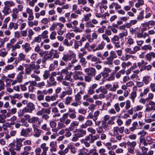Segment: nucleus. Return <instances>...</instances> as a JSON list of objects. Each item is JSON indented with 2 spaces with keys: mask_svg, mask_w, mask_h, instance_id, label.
Wrapping results in <instances>:
<instances>
[{
  "mask_svg": "<svg viewBox=\"0 0 155 155\" xmlns=\"http://www.w3.org/2000/svg\"><path fill=\"white\" fill-rule=\"evenodd\" d=\"M137 94L136 91H132L130 94L129 98L132 101V102H134L135 99L137 97Z\"/></svg>",
  "mask_w": 155,
  "mask_h": 155,
  "instance_id": "obj_35",
  "label": "nucleus"
},
{
  "mask_svg": "<svg viewBox=\"0 0 155 155\" xmlns=\"http://www.w3.org/2000/svg\"><path fill=\"white\" fill-rule=\"evenodd\" d=\"M32 127L34 133L33 135L34 137H39L41 135L42 130L36 127L35 125H33Z\"/></svg>",
  "mask_w": 155,
  "mask_h": 155,
  "instance_id": "obj_14",
  "label": "nucleus"
},
{
  "mask_svg": "<svg viewBox=\"0 0 155 155\" xmlns=\"http://www.w3.org/2000/svg\"><path fill=\"white\" fill-rule=\"evenodd\" d=\"M6 48L7 51H9L11 49V51L14 50V45L9 43L7 44Z\"/></svg>",
  "mask_w": 155,
  "mask_h": 155,
  "instance_id": "obj_53",
  "label": "nucleus"
},
{
  "mask_svg": "<svg viewBox=\"0 0 155 155\" xmlns=\"http://www.w3.org/2000/svg\"><path fill=\"white\" fill-rule=\"evenodd\" d=\"M2 12L4 15H9L11 12V9L10 8L5 6L2 11Z\"/></svg>",
  "mask_w": 155,
  "mask_h": 155,
  "instance_id": "obj_33",
  "label": "nucleus"
},
{
  "mask_svg": "<svg viewBox=\"0 0 155 155\" xmlns=\"http://www.w3.org/2000/svg\"><path fill=\"white\" fill-rule=\"evenodd\" d=\"M22 49L24 50L25 52L26 53H28L32 49V47H31L30 44L27 42L22 45Z\"/></svg>",
  "mask_w": 155,
  "mask_h": 155,
  "instance_id": "obj_19",
  "label": "nucleus"
},
{
  "mask_svg": "<svg viewBox=\"0 0 155 155\" xmlns=\"http://www.w3.org/2000/svg\"><path fill=\"white\" fill-rule=\"evenodd\" d=\"M107 8V5H103L102 4H100L99 6L97 8V10H99V12L101 13H103L105 10Z\"/></svg>",
  "mask_w": 155,
  "mask_h": 155,
  "instance_id": "obj_26",
  "label": "nucleus"
},
{
  "mask_svg": "<svg viewBox=\"0 0 155 155\" xmlns=\"http://www.w3.org/2000/svg\"><path fill=\"white\" fill-rule=\"evenodd\" d=\"M47 83L46 87H47L55 86L57 84V82L55 81L54 78L52 77H50L49 80L47 81Z\"/></svg>",
  "mask_w": 155,
  "mask_h": 155,
  "instance_id": "obj_13",
  "label": "nucleus"
},
{
  "mask_svg": "<svg viewBox=\"0 0 155 155\" xmlns=\"http://www.w3.org/2000/svg\"><path fill=\"white\" fill-rule=\"evenodd\" d=\"M83 74V72L81 71H75L73 75V79L75 80H79L81 81L83 80V77L81 76Z\"/></svg>",
  "mask_w": 155,
  "mask_h": 155,
  "instance_id": "obj_11",
  "label": "nucleus"
},
{
  "mask_svg": "<svg viewBox=\"0 0 155 155\" xmlns=\"http://www.w3.org/2000/svg\"><path fill=\"white\" fill-rule=\"evenodd\" d=\"M105 146L109 150H115L117 147V146L116 145H111V143L110 142H107L105 144Z\"/></svg>",
  "mask_w": 155,
  "mask_h": 155,
  "instance_id": "obj_24",
  "label": "nucleus"
},
{
  "mask_svg": "<svg viewBox=\"0 0 155 155\" xmlns=\"http://www.w3.org/2000/svg\"><path fill=\"white\" fill-rule=\"evenodd\" d=\"M24 140L25 139L24 138H17L16 141V144L22 147L23 146L22 143Z\"/></svg>",
  "mask_w": 155,
  "mask_h": 155,
  "instance_id": "obj_56",
  "label": "nucleus"
},
{
  "mask_svg": "<svg viewBox=\"0 0 155 155\" xmlns=\"http://www.w3.org/2000/svg\"><path fill=\"white\" fill-rule=\"evenodd\" d=\"M41 148L42 149V153L43 154L47 155V152L48 150V148L46 146V143H44L40 146Z\"/></svg>",
  "mask_w": 155,
  "mask_h": 155,
  "instance_id": "obj_28",
  "label": "nucleus"
},
{
  "mask_svg": "<svg viewBox=\"0 0 155 155\" xmlns=\"http://www.w3.org/2000/svg\"><path fill=\"white\" fill-rule=\"evenodd\" d=\"M114 8L115 11L120 9L121 8V6L118 3L115 2H113L109 6V8L110 9H113Z\"/></svg>",
  "mask_w": 155,
  "mask_h": 155,
  "instance_id": "obj_15",
  "label": "nucleus"
},
{
  "mask_svg": "<svg viewBox=\"0 0 155 155\" xmlns=\"http://www.w3.org/2000/svg\"><path fill=\"white\" fill-rule=\"evenodd\" d=\"M84 71L87 75L92 77L95 76L96 73V71L95 69L92 67L85 69Z\"/></svg>",
  "mask_w": 155,
  "mask_h": 155,
  "instance_id": "obj_9",
  "label": "nucleus"
},
{
  "mask_svg": "<svg viewBox=\"0 0 155 155\" xmlns=\"http://www.w3.org/2000/svg\"><path fill=\"white\" fill-rule=\"evenodd\" d=\"M79 124V122L78 121H74L71 123L70 126L69 127L74 130L75 129V127L78 126Z\"/></svg>",
  "mask_w": 155,
  "mask_h": 155,
  "instance_id": "obj_38",
  "label": "nucleus"
},
{
  "mask_svg": "<svg viewBox=\"0 0 155 155\" xmlns=\"http://www.w3.org/2000/svg\"><path fill=\"white\" fill-rule=\"evenodd\" d=\"M125 109L128 110L131 107V102L129 100H127L125 102Z\"/></svg>",
  "mask_w": 155,
  "mask_h": 155,
  "instance_id": "obj_59",
  "label": "nucleus"
},
{
  "mask_svg": "<svg viewBox=\"0 0 155 155\" xmlns=\"http://www.w3.org/2000/svg\"><path fill=\"white\" fill-rule=\"evenodd\" d=\"M150 76L146 75L143 77L142 78V82L146 85L148 84L150 81Z\"/></svg>",
  "mask_w": 155,
  "mask_h": 155,
  "instance_id": "obj_34",
  "label": "nucleus"
},
{
  "mask_svg": "<svg viewBox=\"0 0 155 155\" xmlns=\"http://www.w3.org/2000/svg\"><path fill=\"white\" fill-rule=\"evenodd\" d=\"M152 47L150 44H148L147 45H145L142 46L141 48V49L143 50H148L149 51H151L152 49Z\"/></svg>",
  "mask_w": 155,
  "mask_h": 155,
  "instance_id": "obj_55",
  "label": "nucleus"
},
{
  "mask_svg": "<svg viewBox=\"0 0 155 155\" xmlns=\"http://www.w3.org/2000/svg\"><path fill=\"white\" fill-rule=\"evenodd\" d=\"M24 74L23 71L20 72L18 75L16 79L18 80V83H20L22 81L23 78V74Z\"/></svg>",
  "mask_w": 155,
  "mask_h": 155,
  "instance_id": "obj_41",
  "label": "nucleus"
},
{
  "mask_svg": "<svg viewBox=\"0 0 155 155\" xmlns=\"http://www.w3.org/2000/svg\"><path fill=\"white\" fill-rule=\"evenodd\" d=\"M128 32L127 30L122 31V32L119 34V35L120 38H122L124 37H126L127 36Z\"/></svg>",
  "mask_w": 155,
  "mask_h": 155,
  "instance_id": "obj_42",
  "label": "nucleus"
},
{
  "mask_svg": "<svg viewBox=\"0 0 155 155\" xmlns=\"http://www.w3.org/2000/svg\"><path fill=\"white\" fill-rule=\"evenodd\" d=\"M111 102L112 101L110 100V101L107 102L106 103H104L102 106V109L104 110H107L108 107L111 106Z\"/></svg>",
  "mask_w": 155,
  "mask_h": 155,
  "instance_id": "obj_47",
  "label": "nucleus"
},
{
  "mask_svg": "<svg viewBox=\"0 0 155 155\" xmlns=\"http://www.w3.org/2000/svg\"><path fill=\"white\" fill-rule=\"evenodd\" d=\"M25 66L27 67L25 69V75L31 74V72L33 70L34 72L37 74H39L40 73V71L39 70L40 68V66L38 64H35L34 61H32L28 64H25Z\"/></svg>",
  "mask_w": 155,
  "mask_h": 155,
  "instance_id": "obj_1",
  "label": "nucleus"
},
{
  "mask_svg": "<svg viewBox=\"0 0 155 155\" xmlns=\"http://www.w3.org/2000/svg\"><path fill=\"white\" fill-rule=\"evenodd\" d=\"M102 37L104 40L107 43L110 41V39L108 36L106 34H103L102 35Z\"/></svg>",
  "mask_w": 155,
  "mask_h": 155,
  "instance_id": "obj_62",
  "label": "nucleus"
},
{
  "mask_svg": "<svg viewBox=\"0 0 155 155\" xmlns=\"http://www.w3.org/2000/svg\"><path fill=\"white\" fill-rule=\"evenodd\" d=\"M73 98L72 97L67 96L64 99V101H63L64 104L66 105H69L72 101Z\"/></svg>",
  "mask_w": 155,
  "mask_h": 155,
  "instance_id": "obj_30",
  "label": "nucleus"
},
{
  "mask_svg": "<svg viewBox=\"0 0 155 155\" xmlns=\"http://www.w3.org/2000/svg\"><path fill=\"white\" fill-rule=\"evenodd\" d=\"M41 35H39L34 38L33 41L32 42V43H39L41 42Z\"/></svg>",
  "mask_w": 155,
  "mask_h": 155,
  "instance_id": "obj_43",
  "label": "nucleus"
},
{
  "mask_svg": "<svg viewBox=\"0 0 155 155\" xmlns=\"http://www.w3.org/2000/svg\"><path fill=\"white\" fill-rule=\"evenodd\" d=\"M88 155H98V153L97 152L95 149H93L89 151Z\"/></svg>",
  "mask_w": 155,
  "mask_h": 155,
  "instance_id": "obj_60",
  "label": "nucleus"
},
{
  "mask_svg": "<svg viewBox=\"0 0 155 155\" xmlns=\"http://www.w3.org/2000/svg\"><path fill=\"white\" fill-rule=\"evenodd\" d=\"M52 53L51 51H50L49 53L45 54L43 57L45 58L47 60L49 59H53L52 58Z\"/></svg>",
  "mask_w": 155,
  "mask_h": 155,
  "instance_id": "obj_48",
  "label": "nucleus"
},
{
  "mask_svg": "<svg viewBox=\"0 0 155 155\" xmlns=\"http://www.w3.org/2000/svg\"><path fill=\"white\" fill-rule=\"evenodd\" d=\"M8 54V51H6L5 48H4L0 50V56L4 58Z\"/></svg>",
  "mask_w": 155,
  "mask_h": 155,
  "instance_id": "obj_50",
  "label": "nucleus"
},
{
  "mask_svg": "<svg viewBox=\"0 0 155 155\" xmlns=\"http://www.w3.org/2000/svg\"><path fill=\"white\" fill-rule=\"evenodd\" d=\"M84 91H81L75 95V101H79L81 99V95L84 94Z\"/></svg>",
  "mask_w": 155,
  "mask_h": 155,
  "instance_id": "obj_27",
  "label": "nucleus"
},
{
  "mask_svg": "<svg viewBox=\"0 0 155 155\" xmlns=\"http://www.w3.org/2000/svg\"><path fill=\"white\" fill-rule=\"evenodd\" d=\"M26 55L23 53L21 52L18 55V58L22 61L26 60Z\"/></svg>",
  "mask_w": 155,
  "mask_h": 155,
  "instance_id": "obj_58",
  "label": "nucleus"
},
{
  "mask_svg": "<svg viewBox=\"0 0 155 155\" xmlns=\"http://www.w3.org/2000/svg\"><path fill=\"white\" fill-rule=\"evenodd\" d=\"M68 113H65L63 114L62 117L59 118L60 121L64 122L66 120L68 119Z\"/></svg>",
  "mask_w": 155,
  "mask_h": 155,
  "instance_id": "obj_52",
  "label": "nucleus"
},
{
  "mask_svg": "<svg viewBox=\"0 0 155 155\" xmlns=\"http://www.w3.org/2000/svg\"><path fill=\"white\" fill-rule=\"evenodd\" d=\"M117 55L115 51H111L109 53V56L106 58L107 61L104 62V64L109 65H112L113 64L114 59L117 58Z\"/></svg>",
  "mask_w": 155,
  "mask_h": 155,
  "instance_id": "obj_3",
  "label": "nucleus"
},
{
  "mask_svg": "<svg viewBox=\"0 0 155 155\" xmlns=\"http://www.w3.org/2000/svg\"><path fill=\"white\" fill-rule=\"evenodd\" d=\"M72 93V90L71 88L69 87H68L67 91H62L59 95V97L61 99L63 100L67 94L71 95Z\"/></svg>",
  "mask_w": 155,
  "mask_h": 155,
  "instance_id": "obj_8",
  "label": "nucleus"
},
{
  "mask_svg": "<svg viewBox=\"0 0 155 155\" xmlns=\"http://www.w3.org/2000/svg\"><path fill=\"white\" fill-rule=\"evenodd\" d=\"M137 144V142L135 141H133L132 142L128 141L127 142V147H134Z\"/></svg>",
  "mask_w": 155,
  "mask_h": 155,
  "instance_id": "obj_54",
  "label": "nucleus"
},
{
  "mask_svg": "<svg viewBox=\"0 0 155 155\" xmlns=\"http://www.w3.org/2000/svg\"><path fill=\"white\" fill-rule=\"evenodd\" d=\"M25 118L23 117H21L20 118V122L22 123V125L25 126L26 127H28L29 126V124L26 121Z\"/></svg>",
  "mask_w": 155,
  "mask_h": 155,
  "instance_id": "obj_51",
  "label": "nucleus"
},
{
  "mask_svg": "<svg viewBox=\"0 0 155 155\" xmlns=\"http://www.w3.org/2000/svg\"><path fill=\"white\" fill-rule=\"evenodd\" d=\"M28 122L30 123H35V122H38V124L40 125L43 122V120L41 119H39L38 117H32L30 119L28 120Z\"/></svg>",
  "mask_w": 155,
  "mask_h": 155,
  "instance_id": "obj_12",
  "label": "nucleus"
},
{
  "mask_svg": "<svg viewBox=\"0 0 155 155\" xmlns=\"http://www.w3.org/2000/svg\"><path fill=\"white\" fill-rule=\"evenodd\" d=\"M65 133L64 136L67 137H69L72 135V133L71 131H74L73 130L71 129L69 127L66 128L65 129Z\"/></svg>",
  "mask_w": 155,
  "mask_h": 155,
  "instance_id": "obj_31",
  "label": "nucleus"
},
{
  "mask_svg": "<svg viewBox=\"0 0 155 155\" xmlns=\"http://www.w3.org/2000/svg\"><path fill=\"white\" fill-rule=\"evenodd\" d=\"M51 20L49 18H43L41 20V23L44 25L48 24V22L50 21Z\"/></svg>",
  "mask_w": 155,
  "mask_h": 155,
  "instance_id": "obj_63",
  "label": "nucleus"
},
{
  "mask_svg": "<svg viewBox=\"0 0 155 155\" xmlns=\"http://www.w3.org/2000/svg\"><path fill=\"white\" fill-rule=\"evenodd\" d=\"M18 11L17 8H15L12 10V13L11 15L12 17V20H16L18 18Z\"/></svg>",
  "mask_w": 155,
  "mask_h": 155,
  "instance_id": "obj_20",
  "label": "nucleus"
},
{
  "mask_svg": "<svg viewBox=\"0 0 155 155\" xmlns=\"http://www.w3.org/2000/svg\"><path fill=\"white\" fill-rule=\"evenodd\" d=\"M93 122L91 120H87L84 124H82L80 127L82 129L86 128L88 127H90L92 125Z\"/></svg>",
  "mask_w": 155,
  "mask_h": 155,
  "instance_id": "obj_22",
  "label": "nucleus"
},
{
  "mask_svg": "<svg viewBox=\"0 0 155 155\" xmlns=\"http://www.w3.org/2000/svg\"><path fill=\"white\" fill-rule=\"evenodd\" d=\"M155 58V53L154 52H150L146 54L145 55L146 60L149 61H150L152 58Z\"/></svg>",
  "mask_w": 155,
  "mask_h": 155,
  "instance_id": "obj_17",
  "label": "nucleus"
},
{
  "mask_svg": "<svg viewBox=\"0 0 155 155\" xmlns=\"http://www.w3.org/2000/svg\"><path fill=\"white\" fill-rule=\"evenodd\" d=\"M37 99L38 101H42L44 100V95L42 93V91L38 90L37 91Z\"/></svg>",
  "mask_w": 155,
  "mask_h": 155,
  "instance_id": "obj_21",
  "label": "nucleus"
},
{
  "mask_svg": "<svg viewBox=\"0 0 155 155\" xmlns=\"http://www.w3.org/2000/svg\"><path fill=\"white\" fill-rule=\"evenodd\" d=\"M74 132L77 133L76 134L79 138L83 137L86 134V130L82 128L76 129L74 131Z\"/></svg>",
  "mask_w": 155,
  "mask_h": 155,
  "instance_id": "obj_10",
  "label": "nucleus"
},
{
  "mask_svg": "<svg viewBox=\"0 0 155 155\" xmlns=\"http://www.w3.org/2000/svg\"><path fill=\"white\" fill-rule=\"evenodd\" d=\"M14 67L13 64L8 65L5 66L2 70V73H5L8 72V71L13 69Z\"/></svg>",
  "mask_w": 155,
  "mask_h": 155,
  "instance_id": "obj_25",
  "label": "nucleus"
},
{
  "mask_svg": "<svg viewBox=\"0 0 155 155\" xmlns=\"http://www.w3.org/2000/svg\"><path fill=\"white\" fill-rule=\"evenodd\" d=\"M21 135L25 137H27L29 136V134L24 129H22L20 133Z\"/></svg>",
  "mask_w": 155,
  "mask_h": 155,
  "instance_id": "obj_57",
  "label": "nucleus"
},
{
  "mask_svg": "<svg viewBox=\"0 0 155 155\" xmlns=\"http://www.w3.org/2000/svg\"><path fill=\"white\" fill-rule=\"evenodd\" d=\"M120 38L119 36L115 35L111 38V42L112 44L115 43V42L119 41Z\"/></svg>",
  "mask_w": 155,
  "mask_h": 155,
  "instance_id": "obj_44",
  "label": "nucleus"
},
{
  "mask_svg": "<svg viewBox=\"0 0 155 155\" xmlns=\"http://www.w3.org/2000/svg\"><path fill=\"white\" fill-rule=\"evenodd\" d=\"M32 149L31 147L29 146H26L24 147V151L21 153V155H28Z\"/></svg>",
  "mask_w": 155,
  "mask_h": 155,
  "instance_id": "obj_18",
  "label": "nucleus"
},
{
  "mask_svg": "<svg viewBox=\"0 0 155 155\" xmlns=\"http://www.w3.org/2000/svg\"><path fill=\"white\" fill-rule=\"evenodd\" d=\"M75 54L72 51H69L67 54H64L62 57V60L64 61L67 62L70 60L71 58H74L76 57Z\"/></svg>",
  "mask_w": 155,
  "mask_h": 155,
  "instance_id": "obj_6",
  "label": "nucleus"
},
{
  "mask_svg": "<svg viewBox=\"0 0 155 155\" xmlns=\"http://www.w3.org/2000/svg\"><path fill=\"white\" fill-rule=\"evenodd\" d=\"M4 5L5 6L10 8V7L14 6L15 4L13 1H7L4 2Z\"/></svg>",
  "mask_w": 155,
  "mask_h": 155,
  "instance_id": "obj_32",
  "label": "nucleus"
},
{
  "mask_svg": "<svg viewBox=\"0 0 155 155\" xmlns=\"http://www.w3.org/2000/svg\"><path fill=\"white\" fill-rule=\"evenodd\" d=\"M68 152V148H65L64 150H60L58 152V154L60 155H65V154Z\"/></svg>",
  "mask_w": 155,
  "mask_h": 155,
  "instance_id": "obj_64",
  "label": "nucleus"
},
{
  "mask_svg": "<svg viewBox=\"0 0 155 155\" xmlns=\"http://www.w3.org/2000/svg\"><path fill=\"white\" fill-rule=\"evenodd\" d=\"M18 25L17 23H14L13 22L10 23L8 29L11 30L12 28H14V30L17 29L18 28Z\"/></svg>",
  "mask_w": 155,
  "mask_h": 155,
  "instance_id": "obj_40",
  "label": "nucleus"
},
{
  "mask_svg": "<svg viewBox=\"0 0 155 155\" xmlns=\"http://www.w3.org/2000/svg\"><path fill=\"white\" fill-rule=\"evenodd\" d=\"M50 76V72L48 70H45L44 71L43 75V79L46 80Z\"/></svg>",
  "mask_w": 155,
  "mask_h": 155,
  "instance_id": "obj_61",
  "label": "nucleus"
},
{
  "mask_svg": "<svg viewBox=\"0 0 155 155\" xmlns=\"http://www.w3.org/2000/svg\"><path fill=\"white\" fill-rule=\"evenodd\" d=\"M125 71L124 69L120 70L116 73L115 77L116 78L119 79L121 77V74H125Z\"/></svg>",
  "mask_w": 155,
  "mask_h": 155,
  "instance_id": "obj_45",
  "label": "nucleus"
},
{
  "mask_svg": "<svg viewBox=\"0 0 155 155\" xmlns=\"http://www.w3.org/2000/svg\"><path fill=\"white\" fill-rule=\"evenodd\" d=\"M23 109L26 113H31L35 109V105L33 103L29 102Z\"/></svg>",
  "mask_w": 155,
  "mask_h": 155,
  "instance_id": "obj_7",
  "label": "nucleus"
},
{
  "mask_svg": "<svg viewBox=\"0 0 155 155\" xmlns=\"http://www.w3.org/2000/svg\"><path fill=\"white\" fill-rule=\"evenodd\" d=\"M73 40L74 41V48L75 49H78L79 47L81 46L82 45V43L80 41L74 39H73Z\"/></svg>",
  "mask_w": 155,
  "mask_h": 155,
  "instance_id": "obj_37",
  "label": "nucleus"
},
{
  "mask_svg": "<svg viewBox=\"0 0 155 155\" xmlns=\"http://www.w3.org/2000/svg\"><path fill=\"white\" fill-rule=\"evenodd\" d=\"M142 28L141 30L143 32L146 31L149 28H152L155 26V21L151 20L141 24ZM155 30V26L153 27Z\"/></svg>",
  "mask_w": 155,
  "mask_h": 155,
  "instance_id": "obj_2",
  "label": "nucleus"
},
{
  "mask_svg": "<svg viewBox=\"0 0 155 155\" xmlns=\"http://www.w3.org/2000/svg\"><path fill=\"white\" fill-rule=\"evenodd\" d=\"M73 74V73L70 71L68 74L66 75L64 77V79L66 81H69L71 82H74V80L71 78V76Z\"/></svg>",
  "mask_w": 155,
  "mask_h": 155,
  "instance_id": "obj_29",
  "label": "nucleus"
},
{
  "mask_svg": "<svg viewBox=\"0 0 155 155\" xmlns=\"http://www.w3.org/2000/svg\"><path fill=\"white\" fill-rule=\"evenodd\" d=\"M91 136V139L90 140V143H94V141L99 138V136L98 134H96L95 135L90 134Z\"/></svg>",
  "mask_w": 155,
  "mask_h": 155,
  "instance_id": "obj_39",
  "label": "nucleus"
},
{
  "mask_svg": "<svg viewBox=\"0 0 155 155\" xmlns=\"http://www.w3.org/2000/svg\"><path fill=\"white\" fill-rule=\"evenodd\" d=\"M72 24L73 26V29H74V31L75 32L81 33L83 31V30L84 28V25L83 23H81L80 24L79 27H77L78 24V22L77 20H74L72 21Z\"/></svg>",
  "mask_w": 155,
  "mask_h": 155,
  "instance_id": "obj_4",
  "label": "nucleus"
},
{
  "mask_svg": "<svg viewBox=\"0 0 155 155\" xmlns=\"http://www.w3.org/2000/svg\"><path fill=\"white\" fill-rule=\"evenodd\" d=\"M86 59L88 60H90L91 66H94L95 64L98 63H101V61L97 57L93 56L92 54H89L86 57Z\"/></svg>",
  "mask_w": 155,
  "mask_h": 155,
  "instance_id": "obj_5",
  "label": "nucleus"
},
{
  "mask_svg": "<svg viewBox=\"0 0 155 155\" xmlns=\"http://www.w3.org/2000/svg\"><path fill=\"white\" fill-rule=\"evenodd\" d=\"M66 148H68V151H69V149H70L71 153L75 154L76 152V149L74 146L72 144L68 145Z\"/></svg>",
  "mask_w": 155,
  "mask_h": 155,
  "instance_id": "obj_36",
  "label": "nucleus"
},
{
  "mask_svg": "<svg viewBox=\"0 0 155 155\" xmlns=\"http://www.w3.org/2000/svg\"><path fill=\"white\" fill-rule=\"evenodd\" d=\"M35 51L39 54V55L42 57L45 53V51H44L41 49L40 47L38 45H36L34 48Z\"/></svg>",
  "mask_w": 155,
  "mask_h": 155,
  "instance_id": "obj_16",
  "label": "nucleus"
},
{
  "mask_svg": "<svg viewBox=\"0 0 155 155\" xmlns=\"http://www.w3.org/2000/svg\"><path fill=\"white\" fill-rule=\"evenodd\" d=\"M137 2L135 4V6L136 8H139L144 5V1L143 0H137Z\"/></svg>",
  "mask_w": 155,
  "mask_h": 155,
  "instance_id": "obj_46",
  "label": "nucleus"
},
{
  "mask_svg": "<svg viewBox=\"0 0 155 155\" xmlns=\"http://www.w3.org/2000/svg\"><path fill=\"white\" fill-rule=\"evenodd\" d=\"M78 6L76 4H74L72 5V10L75 13L79 15L81 14L82 9H79L77 8Z\"/></svg>",
  "mask_w": 155,
  "mask_h": 155,
  "instance_id": "obj_23",
  "label": "nucleus"
},
{
  "mask_svg": "<svg viewBox=\"0 0 155 155\" xmlns=\"http://www.w3.org/2000/svg\"><path fill=\"white\" fill-rule=\"evenodd\" d=\"M127 41L126 42L127 44L130 45H133L134 43V39L131 37L129 36L127 38Z\"/></svg>",
  "mask_w": 155,
  "mask_h": 155,
  "instance_id": "obj_49",
  "label": "nucleus"
}]
</instances>
